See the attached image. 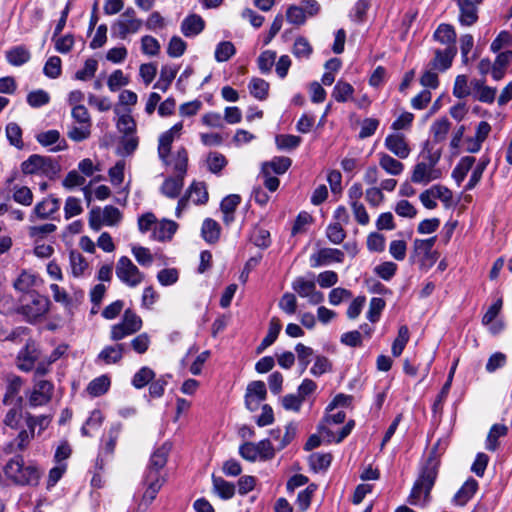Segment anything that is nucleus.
<instances>
[{
  "label": "nucleus",
  "mask_w": 512,
  "mask_h": 512,
  "mask_svg": "<svg viewBox=\"0 0 512 512\" xmlns=\"http://www.w3.org/2000/svg\"><path fill=\"white\" fill-rule=\"evenodd\" d=\"M172 445L169 442L163 443L151 455L149 464L144 475L145 492L142 503L149 505L157 496V493L165 483V477L161 470L165 467Z\"/></svg>",
  "instance_id": "obj_1"
},
{
  "label": "nucleus",
  "mask_w": 512,
  "mask_h": 512,
  "mask_svg": "<svg viewBox=\"0 0 512 512\" xmlns=\"http://www.w3.org/2000/svg\"><path fill=\"white\" fill-rule=\"evenodd\" d=\"M437 447L438 443L432 448L428 458L420 468L419 476L409 496V503L412 505L424 506L429 501L430 492L438 476L440 465Z\"/></svg>",
  "instance_id": "obj_2"
},
{
  "label": "nucleus",
  "mask_w": 512,
  "mask_h": 512,
  "mask_svg": "<svg viewBox=\"0 0 512 512\" xmlns=\"http://www.w3.org/2000/svg\"><path fill=\"white\" fill-rule=\"evenodd\" d=\"M6 477L18 486H37L41 477L40 470L32 464H25L22 456L11 458L4 466Z\"/></svg>",
  "instance_id": "obj_3"
},
{
  "label": "nucleus",
  "mask_w": 512,
  "mask_h": 512,
  "mask_svg": "<svg viewBox=\"0 0 512 512\" xmlns=\"http://www.w3.org/2000/svg\"><path fill=\"white\" fill-rule=\"evenodd\" d=\"M50 421L51 418L47 415L33 416L27 413L25 417L27 429H21L18 435L4 447V452L12 454L24 451L34 438L36 426H39L40 430H44Z\"/></svg>",
  "instance_id": "obj_4"
},
{
  "label": "nucleus",
  "mask_w": 512,
  "mask_h": 512,
  "mask_svg": "<svg viewBox=\"0 0 512 512\" xmlns=\"http://www.w3.org/2000/svg\"><path fill=\"white\" fill-rule=\"evenodd\" d=\"M21 170L25 175L41 173L49 179H54L61 171V166L51 157L33 154L22 162Z\"/></svg>",
  "instance_id": "obj_5"
},
{
  "label": "nucleus",
  "mask_w": 512,
  "mask_h": 512,
  "mask_svg": "<svg viewBox=\"0 0 512 512\" xmlns=\"http://www.w3.org/2000/svg\"><path fill=\"white\" fill-rule=\"evenodd\" d=\"M142 328V319L131 309L125 310L122 321L111 328V339L119 341L138 332Z\"/></svg>",
  "instance_id": "obj_6"
},
{
  "label": "nucleus",
  "mask_w": 512,
  "mask_h": 512,
  "mask_svg": "<svg viewBox=\"0 0 512 512\" xmlns=\"http://www.w3.org/2000/svg\"><path fill=\"white\" fill-rule=\"evenodd\" d=\"M40 357L41 352L38 344L29 338L17 354L16 365L21 371L30 372L34 369Z\"/></svg>",
  "instance_id": "obj_7"
},
{
  "label": "nucleus",
  "mask_w": 512,
  "mask_h": 512,
  "mask_svg": "<svg viewBox=\"0 0 512 512\" xmlns=\"http://www.w3.org/2000/svg\"><path fill=\"white\" fill-rule=\"evenodd\" d=\"M116 275L123 283L131 287L139 285L143 280V274L127 256H122L118 260Z\"/></svg>",
  "instance_id": "obj_8"
},
{
  "label": "nucleus",
  "mask_w": 512,
  "mask_h": 512,
  "mask_svg": "<svg viewBox=\"0 0 512 512\" xmlns=\"http://www.w3.org/2000/svg\"><path fill=\"white\" fill-rule=\"evenodd\" d=\"M30 297V302L21 307V312L29 322H34L48 312L50 301L46 296L36 292H33Z\"/></svg>",
  "instance_id": "obj_9"
},
{
  "label": "nucleus",
  "mask_w": 512,
  "mask_h": 512,
  "mask_svg": "<svg viewBox=\"0 0 512 512\" xmlns=\"http://www.w3.org/2000/svg\"><path fill=\"white\" fill-rule=\"evenodd\" d=\"M34 385L28 396L31 407L44 406L50 402L54 392V384L48 380H33Z\"/></svg>",
  "instance_id": "obj_10"
},
{
  "label": "nucleus",
  "mask_w": 512,
  "mask_h": 512,
  "mask_svg": "<svg viewBox=\"0 0 512 512\" xmlns=\"http://www.w3.org/2000/svg\"><path fill=\"white\" fill-rule=\"evenodd\" d=\"M143 21L141 19H117L111 25L113 37L125 40L129 34H135L141 30Z\"/></svg>",
  "instance_id": "obj_11"
},
{
  "label": "nucleus",
  "mask_w": 512,
  "mask_h": 512,
  "mask_svg": "<svg viewBox=\"0 0 512 512\" xmlns=\"http://www.w3.org/2000/svg\"><path fill=\"white\" fill-rule=\"evenodd\" d=\"M36 140L44 147L55 145L50 149L52 152H59L68 148L66 140L61 138L60 132L55 129L37 134Z\"/></svg>",
  "instance_id": "obj_12"
},
{
  "label": "nucleus",
  "mask_w": 512,
  "mask_h": 512,
  "mask_svg": "<svg viewBox=\"0 0 512 512\" xmlns=\"http://www.w3.org/2000/svg\"><path fill=\"white\" fill-rule=\"evenodd\" d=\"M385 147L400 159L407 158L411 151L404 135L399 133L389 134L385 138Z\"/></svg>",
  "instance_id": "obj_13"
},
{
  "label": "nucleus",
  "mask_w": 512,
  "mask_h": 512,
  "mask_svg": "<svg viewBox=\"0 0 512 512\" xmlns=\"http://www.w3.org/2000/svg\"><path fill=\"white\" fill-rule=\"evenodd\" d=\"M441 172L439 169H432L423 162H418L413 169L411 181L416 184H428L433 180L439 179Z\"/></svg>",
  "instance_id": "obj_14"
},
{
  "label": "nucleus",
  "mask_w": 512,
  "mask_h": 512,
  "mask_svg": "<svg viewBox=\"0 0 512 512\" xmlns=\"http://www.w3.org/2000/svg\"><path fill=\"white\" fill-rule=\"evenodd\" d=\"M436 243V236L428 239H415L413 243V252L410 255L411 263L416 262L417 258L422 261L432 259L433 247Z\"/></svg>",
  "instance_id": "obj_15"
},
{
  "label": "nucleus",
  "mask_w": 512,
  "mask_h": 512,
  "mask_svg": "<svg viewBox=\"0 0 512 512\" xmlns=\"http://www.w3.org/2000/svg\"><path fill=\"white\" fill-rule=\"evenodd\" d=\"M459 22L463 26H472L478 20V8L472 0H457Z\"/></svg>",
  "instance_id": "obj_16"
},
{
  "label": "nucleus",
  "mask_w": 512,
  "mask_h": 512,
  "mask_svg": "<svg viewBox=\"0 0 512 512\" xmlns=\"http://www.w3.org/2000/svg\"><path fill=\"white\" fill-rule=\"evenodd\" d=\"M457 52L456 46H448L445 50H436L435 56L430 62L432 69L446 71L451 67L453 58Z\"/></svg>",
  "instance_id": "obj_17"
},
{
  "label": "nucleus",
  "mask_w": 512,
  "mask_h": 512,
  "mask_svg": "<svg viewBox=\"0 0 512 512\" xmlns=\"http://www.w3.org/2000/svg\"><path fill=\"white\" fill-rule=\"evenodd\" d=\"M344 257V253L339 249L322 248L312 256L311 259L315 261V263L312 266L316 267L331 262L342 263L344 261Z\"/></svg>",
  "instance_id": "obj_18"
},
{
  "label": "nucleus",
  "mask_w": 512,
  "mask_h": 512,
  "mask_svg": "<svg viewBox=\"0 0 512 512\" xmlns=\"http://www.w3.org/2000/svg\"><path fill=\"white\" fill-rule=\"evenodd\" d=\"M23 381L19 376H13L9 379L6 392L3 398L5 405H22L23 398L19 395Z\"/></svg>",
  "instance_id": "obj_19"
},
{
  "label": "nucleus",
  "mask_w": 512,
  "mask_h": 512,
  "mask_svg": "<svg viewBox=\"0 0 512 512\" xmlns=\"http://www.w3.org/2000/svg\"><path fill=\"white\" fill-rule=\"evenodd\" d=\"M205 27V22L201 16L191 14L187 16L181 23V32L186 37H193L200 34Z\"/></svg>",
  "instance_id": "obj_20"
},
{
  "label": "nucleus",
  "mask_w": 512,
  "mask_h": 512,
  "mask_svg": "<svg viewBox=\"0 0 512 512\" xmlns=\"http://www.w3.org/2000/svg\"><path fill=\"white\" fill-rule=\"evenodd\" d=\"M478 486V482L470 477L455 494L453 502L458 506H464L474 496Z\"/></svg>",
  "instance_id": "obj_21"
},
{
  "label": "nucleus",
  "mask_w": 512,
  "mask_h": 512,
  "mask_svg": "<svg viewBox=\"0 0 512 512\" xmlns=\"http://www.w3.org/2000/svg\"><path fill=\"white\" fill-rule=\"evenodd\" d=\"M292 160L289 157L277 156L271 161L264 162L261 167V173L270 172L281 175L284 174L291 166Z\"/></svg>",
  "instance_id": "obj_22"
},
{
  "label": "nucleus",
  "mask_w": 512,
  "mask_h": 512,
  "mask_svg": "<svg viewBox=\"0 0 512 512\" xmlns=\"http://www.w3.org/2000/svg\"><path fill=\"white\" fill-rule=\"evenodd\" d=\"M60 208V200L50 197L37 203L34 207V213L40 219H48Z\"/></svg>",
  "instance_id": "obj_23"
},
{
  "label": "nucleus",
  "mask_w": 512,
  "mask_h": 512,
  "mask_svg": "<svg viewBox=\"0 0 512 512\" xmlns=\"http://www.w3.org/2000/svg\"><path fill=\"white\" fill-rule=\"evenodd\" d=\"M281 329L282 324L280 319L278 317H272L269 322L268 333L257 347V353H262L267 347L272 345L278 338Z\"/></svg>",
  "instance_id": "obj_24"
},
{
  "label": "nucleus",
  "mask_w": 512,
  "mask_h": 512,
  "mask_svg": "<svg viewBox=\"0 0 512 512\" xmlns=\"http://www.w3.org/2000/svg\"><path fill=\"white\" fill-rule=\"evenodd\" d=\"M177 223L172 220H163L153 229V238L158 241H165L172 238L177 230Z\"/></svg>",
  "instance_id": "obj_25"
},
{
  "label": "nucleus",
  "mask_w": 512,
  "mask_h": 512,
  "mask_svg": "<svg viewBox=\"0 0 512 512\" xmlns=\"http://www.w3.org/2000/svg\"><path fill=\"white\" fill-rule=\"evenodd\" d=\"M184 180L178 177H168L163 182L160 191L161 193L171 199H176L183 188Z\"/></svg>",
  "instance_id": "obj_26"
},
{
  "label": "nucleus",
  "mask_w": 512,
  "mask_h": 512,
  "mask_svg": "<svg viewBox=\"0 0 512 512\" xmlns=\"http://www.w3.org/2000/svg\"><path fill=\"white\" fill-rule=\"evenodd\" d=\"M379 165L388 174L397 176L404 170V164L386 153L379 154Z\"/></svg>",
  "instance_id": "obj_27"
},
{
  "label": "nucleus",
  "mask_w": 512,
  "mask_h": 512,
  "mask_svg": "<svg viewBox=\"0 0 512 512\" xmlns=\"http://www.w3.org/2000/svg\"><path fill=\"white\" fill-rule=\"evenodd\" d=\"M31 58L29 50L24 46H16L6 52V59L13 66H21Z\"/></svg>",
  "instance_id": "obj_28"
},
{
  "label": "nucleus",
  "mask_w": 512,
  "mask_h": 512,
  "mask_svg": "<svg viewBox=\"0 0 512 512\" xmlns=\"http://www.w3.org/2000/svg\"><path fill=\"white\" fill-rule=\"evenodd\" d=\"M125 352V344H116L114 346H106L98 355V358L107 364L117 363Z\"/></svg>",
  "instance_id": "obj_29"
},
{
  "label": "nucleus",
  "mask_w": 512,
  "mask_h": 512,
  "mask_svg": "<svg viewBox=\"0 0 512 512\" xmlns=\"http://www.w3.org/2000/svg\"><path fill=\"white\" fill-rule=\"evenodd\" d=\"M512 60V51H505L496 57L492 66V77L494 80L499 81L504 77L506 66Z\"/></svg>",
  "instance_id": "obj_30"
},
{
  "label": "nucleus",
  "mask_w": 512,
  "mask_h": 512,
  "mask_svg": "<svg viewBox=\"0 0 512 512\" xmlns=\"http://www.w3.org/2000/svg\"><path fill=\"white\" fill-rule=\"evenodd\" d=\"M213 490L222 498L230 499L235 494V485L222 477L212 476Z\"/></svg>",
  "instance_id": "obj_31"
},
{
  "label": "nucleus",
  "mask_w": 512,
  "mask_h": 512,
  "mask_svg": "<svg viewBox=\"0 0 512 512\" xmlns=\"http://www.w3.org/2000/svg\"><path fill=\"white\" fill-rule=\"evenodd\" d=\"M434 38L442 44L455 46L456 32L450 24H440L434 32Z\"/></svg>",
  "instance_id": "obj_32"
},
{
  "label": "nucleus",
  "mask_w": 512,
  "mask_h": 512,
  "mask_svg": "<svg viewBox=\"0 0 512 512\" xmlns=\"http://www.w3.org/2000/svg\"><path fill=\"white\" fill-rule=\"evenodd\" d=\"M201 233L206 242L213 244L218 241L220 236V225L213 219L204 220Z\"/></svg>",
  "instance_id": "obj_33"
},
{
  "label": "nucleus",
  "mask_w": 512,
  "mask_h": 512,
  "mask_svg": "<svg viewBox=\"0 0 512 512\" xmlns=\"http://www.w3.org/2000/svg\"><path fill=\"white\" fill-rule=\"evenodd\" d=\"M475 163V157L465 156L462 157L459 163L456 165L452 172V177L455 179L458 185H460L465 179L469 170L473 167Z\"/></svg>",
  "instance_id": "obj_34"
},
{
  "label": "nucleus",
  "mask_w": 512,
  "mask_h": 512,
  "mask_svg": "<svg viewBox=\"0 0 512 512\" xmlns=\"http://www.w3.org/2000/svg\"><path fill=\"white\" fill-rule=\"evenodd\" d=\"M22 418V405H12V407L7 411L3 419V424L5 428L18 430L21 428L20 423Z\"/></svg>",
  "instance_id": "obj_35"
},
{
  "label": "nucleus",
  "mask_w": 512,
  "mask_h": 512,
  "mask_svg": "<svg viewBox=\"0 0 512 512\" xmlns=\"http://www.w3.org/2000/svg\"><path fill=\"white\" fill-rule=\"evenodd\" d=\"M187 192L192 201L197 204H205L208 201V192L204 182H193Z\"/></svg>",
  "instance_id": "obj_36"
},
{
  "label": "nucleus",
  "mask_w": 512,
  "mask_h": 512,
  "mask_svg": "<svg viewBox=\"0 0 512 512\" xmlns=\"http://www.w3.org/2000/svg\"><path fill=\"white\" fill-rule=\"evenodd\" d=\"M37 277L27 271H22L17 279L14 281V288L23 293H29L36 285Z\"/></svg>",
  "instance_id": "obj_37"
},
{
  "label": "nucleus",
  "mask_w": 512,
  "mask_h": 512,
  "mask_svg": "<svg viewBox=\"0 0 512 512\" xmlns=\"http://www.w3.org/2000/svg\"><path fill=\"white\" fill-rule=\"evenodd\" d=\"M50 290L53 294L54 300L64 305L65 309L70 314H73V310L75 309L74 300L67 294V292L57 284H51Z\"/></svg>",
  "instance_id": "obj_38"
},
{
  "label": "nucleus",
  "mask_w": 512,
  "mask_h": 512,
  "mask_svg": "<svg viewBox=\"0 0 512 512\" xmlns=\"http://www.w3.org/2000/svg\"><path fill=\"white\" fill-rule=\"evenodd\" d=\"M508 428L504 424H494L487 436L486 448L489 451H495L498 448V438L507 434Z\"/></svg>",
  "instance_id": "obj_39"
},
{
  "label": "nucleus",
  "mask_w": 512,
  "mask_h": 512,
  "mask_svg": "<svg viewBox=\"0 0 512 512\" xmlns=\"http://www.w3.org/2000/svg\"><path fill=\"white\" fill-rule=\"evenodd\" d=\"M110 387V379L106 375L93 379L87 386V392L94 397L105 394Z\"/></svg>",
  "instance_id": "obj_40"
},
{
  "label": "nucleus",
  "mask_w": 512,
  "mask_h": 512,
  "mask_svg": "<svg viewBox=\"0 0 512 512\" xmlns=\"http://www.w3.org/2000/svg\"><path fill=\"white\" fill-rule=\"evenodd\" d=\"M248 88L253 97L265 100L268 96L269 83L264 79L254 77L250 80Z\"/></svg>",
  "instance_id": "obj_41"
},
{
  "label": "nucleus",
  "mask_w": 512,
  "mask_h": 512,
  "mask_svg": "<svg viewBox=\"0 0 512 512\" xmlns=\"http://www.w3.org/2000/svg\"><path fill=\"white\" fill-rule=\"evenodd\" d=\"M103 420L104 416L102 412L98 409L93 410L81 428L82 435L87 437L91 436L90 430H98L101 427Z\"/></svg>",
  "instance_id": "obj_42"
},
{
  "label": "nucleus",
  "mask_w": 512,
  "mask_h": 512,
  "mask_svg": "<svg viewBox=\"0 0 512 512\" xmlns=\"http://www.w3.org/2000/svg\"><path fill=\"white\" fill-rule=\"evenodd\" d=\"M295 351L297 353V359L301 368V373H303L311 363L312 357H315L314 350L311 347L304 345L303 343H298L295 346Z\"/></svg>",
  "instance_id": "obj_43"
},
{
  "label": "nucleus",
  "mask_w": 512,
  "mask_h": 512,
  "mask_svg": "<svg viewBox=\"0 0 512 512\" xmlns=\"http://www.w3.org/2000/svg\"><path fill=\"white\" fill-rule=\"evenodd\" d=\"M6 137L12 146H15L18 149L23 148L24 143L22 140V129L17 123L10 122L7 124Z\"/></svg>",
  "instance_id": "obj_44"
},
{
  "label": "nucleus",
  "mask_w": 512,
  "mask_h": 512,
  "mask_svg": "<svg viewBox=\"0 0 512 512\" xmlns=\"http://www.w3.org/2000/svg\"><path fill=\"white\" fill-rule=\"evenodd\" d=\"M408 341L409 329L406 325H403L399 328L398 335L392 344L391 351L393 356L399 357L402 354Z\"/></svg>",
  "instance_id": "obj_45"
},
{
  "label": "nucleus",
  "mask_w": 512,
  "mask_h": 512,
  "mask_svg": "<svg viewBox=\"0 0 512 512\" xmlns=\"http://www.w3.org/2000/svg\"><path fill=\"white\" fill-rule=\"evenodd\" d=\"M332 371V362L323 355H316L314 357L313 366L310 369V373L315 377Z\"/></svg>",
  "instance_id": "obj_46"
},
{
  "label": "nucleus",
  "mask_w": 512,
  "mask_h": 512,
  "mask_svg": "<svg viewBox=\"0 0 512 512\" xmlns=\"http://www.w3.org/2000/svg\"><path fill=\"white\" fill-rule=\"evenodd\" d=\"M188 167V152L184 147H181L177 151V155L174 159V170L176 172V177L184 180V177L187 173Z\"/></svg>",
  "instance_id": "obj_47"
},
{
  "label": "nucleus",
  "mask_w": 512,
  "mask_h": 512,
  "mask_svg": "<svg viewBox=\"0 0 512 512\" xmlns=\"http://www.w3.org/2000/svg\"><path fill=\"white\" fill-rule=\"evenodd\" d=\"M354 88L351 84L339 80L334 86L332 96L337 102H346L353 94Z\"/></svg>",
  "instance_id": "obj_48"
},
{
  "label": "nucleus",
  "mask_w": 512,
  "mask_h": 512,
  "mask_svg": "<svg viewBox=\"0 0 512 512\" xmlns=\"http://www.w3.org/2000/svg\"><path fill=\"white\" fill-rule=\"evenodd\" d=\"M154 377L155 373L152 369L146 366L142 367L134 374L132 385L137 389H141L149 384L154 379Z\"/></svg>",
  "instance_id": "obj_49"
},
{
  "label": "nucleus",
  "mask_w": 512,
  "mask_h": 512,
  "mask_svg": "<svg viewBox=\"0 0 512 512\" xmlns=\"http://www.w3.org/2000/svg\"><path fill=\"white\" fill-rule=\"evenodd\" d=\"M206 162L208 170L213 174H219L228 163L226 157L219 152H210Z\"/></svg>",
  "instance_id": "obj_50"
},
{
  "label": "nucleus",
  "mask_w": 512,
  "mask_h": 512,
  "mask_svg": "<svg viewBox=\"0 0 512 512\" xmlns=\"http://www.w3.org/2000/svg\"><path fill=\"white\" fill-rule=\"evenodd\" d=\"M451 127L450 121L446 118L436 120L431 126V132L436 142H441L446 138Z\"/></svg>",
  "instance_id": "obj_51"
},
{
  "label": "nucleus",
  "mask_w": 512,
  "mask_h": 512,
  "mask_svg": "<svg viewBox=\"0 0 512 512\" xmlns=\"http://www.w3.org/2000/svg\"><path fill=\"white\" fill-rule=\"evenodd\" d=\"M420 157L423 158L421 162L425 163L432 169H437L436 165L441 158V151H433V148L430 146L429 142L426 141L422 149V152L420 153Z\"/></svg>",
  "instance_id": "obj_52"
},
{
  "label": "nucleus",
  "mask_w": 512,
  "mask_h": 512,
  "mask_svg": "<svg viewBox=\"0 0 512 512\" xmlns=\"http://www.w3.org/2000/svg\"><path fill=\"white\" fill-rule=\"evenodd\" d=\"M292 52L297 58L308 59L313 52V48L307 38L299 36L295 39Z\"/></svg>",
  "instance_id": "obj_53"
},
{
  "label": "nucleus",
  "mask_w": 512,
  "mask_h": 512,
  "mask_svg": "<svg viewBox=\"0 0 512 512\" xmlns=\"http://www.w3.org/2000/svg\"><path fill=\"white\" fill-rule=\"evenodd\" d=\"M315 282L313 280H306L303 277H297L292 282V289L303 298H306L313 292L315 288Z\"/></svg>",
  "instance_id": "obj_54"
},
{
  "label": "nucleus",
  "mask_w": 512,
  "mask_h": 512,
  "mask_svg": "<svg viewBox=\"0 0 512 512\" xmlns=\"http://www.w3.org/2000/svg\"><path fill=\"white\" fill-rule=\"evenodd\" d=\"M91 127L89 125H73L69 128L67 136L74 142H82L91 136Z\"/></svg>",
  "instance_id": "obj_55"
},
{
  "label": "nucleus",
  "mask_w": 512,
  "mask_h": 512,
  "mask_svg": "<svg viewBox=\"0 0 512 512\" xmlns=\"http://www.w3.org/2000/svg\"><path fill=\"white\" fill-rule=\"evenodd\" d=\"M236 53L235 46L230 41L220 42L215 50V59L218 62L228 61Z\"/></svg>",
  "instance_id": "obj_56"
},
{
  "label": "nucleus",
  "mask_w": 512,
  "mask_h": 512,
  "mask_svg": "<svg viewBox=\"0 0 512 512\" xmlns=\"http://www.w3.org/2000/svg\"><path fill=\"white\" fill-rule=\"evenodd\" d=\"M174 138L170 136V133H162L159 137L158 143V155L159 158L165 163H168V157L171 151V145Z\"/></svg>",
  "instance_id": "obj_57"
},
{
  "label": "nucleus",
  "mask_w": 512,
  "mask_h": 512,
  "mask_svg": "<svg viewBox=\"0 0 512 512\" xmlns=\"http://www.w3.org/2000/svg\"><path fill=\"white\" fill-rule=\"evenodd\" d=\"M275 140L277 148L280 150H292L301 143V137L290 134L278 135Z\"/></svg>",
  "instance_id": "obj_58"
},
{
  "label": "nucleus",
  "mask_w": 512,
  "mask_h": 512,
  "mask_svg": "<svg viewBox=\"0 0 512 512\" xmlns=\"http://www.w3.org/2000/svg\"><path fill=\"white\" fill-rule=\"evenodd\" d=\"M490 159L488 157L482 158L474 168L470 179L466 185V190H472L481 180L482 175L489 164Z\"/></svg>",
  "instance_id": "obj_59"
},
{
  "label": "nucleus",
  "mask_w": 512,
  "mask_h": 512,
  "mask_svg": "<svg viewBox=\"0 0 512 512\" xmlns=\"http://www.w3.org/2000/svg\"><path fill=\"white\" fill-rule=\"evenodd\" d=\"M471 93L472 90L470 89V86L468 84L467 76L458 75L454 82L453 95L456 98L463 99L471 95Z\"/></svg>",
  "instance_id": "obj_60"
},
{
  "label": "nucleus",
  "mask_w": 512,
  "mask_h": 512,
  "mask_svg": "<svg viewBox=\"0 0 512 512\" xmlns=\"http://www.w3.org/2000/svg\"><path fill=\"white\" fill-rule=\"evenodd\" d=\"M276 59V52L271 50L263 51L258 59V68L262 74H267L271 71Z\"/></svg>",
  "instance_id": "obj_61"
},
{
  "label": "nucleus",
  "mask_w": 512,
  "mask_h": 512,
  "mask_svg": "<svg viewBox=\"0 0 512 512\" xmlns=\"http://www.w3.org/2000/svg\"><path fill=\"white\" fill-rule=\"evenodd\" d=\"M311 467L317 470H326L332 461V455L330 453H313L309 456Z\"/></svg>",
  "instance_id": "obj_62"
},
{
  "label": "nucleus",
  "mask_w": 512,
  "mask_h": 512,
  "mask_svg": "<svg viewBox=\"0 0 512 512\" xmlns=\"http://www.w3.org/2000/svg\"><path fill=\"white\" fill-rule=\"evenodd\" d=\"M49 101V94L42 89L32 91L27 95V103L33 108L42 107L48 104Z\"/></svg>",
  "instance_id": "obj_63"
},
{
  "label": "nucleus",
  "mask_w": 512,
  "mask_h": 512,
  "mask_svg": "<svg viewBox=\"0 0 512 512\" xmlns=\"http://www.w3.org/2000/svg\"><path fill=\"white\" fill-rule=\"evenodd\" d=\"M279 308L288 315H293L297 311V299L293 293L286 292L282 295L278 303Z\"/></svg>",
  "instance_id": "obj_64"
}]
</instances>
